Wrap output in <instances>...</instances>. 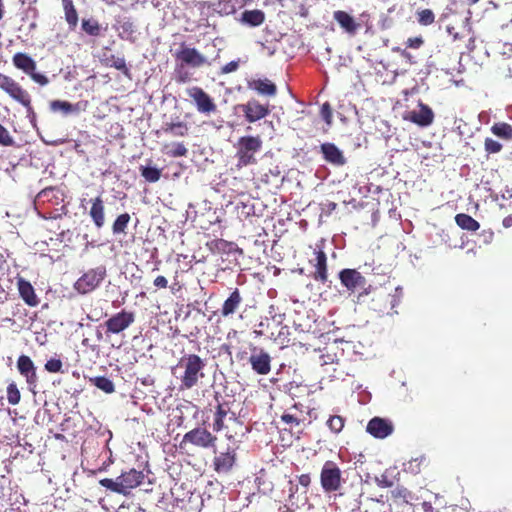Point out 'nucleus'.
<instances>
[{
    "mask_svg": "<svg viewBox=\"0 0 512 512\" xmlns=\"http://www.w3.org/2000/svg\"><path fill=\"white\" fill-rule=\"evenodd\" d=\"M4 16V10L2 8V0H0V20L3 18Z\"/></svg>",
    "mask_w": 512,
    "mask_h": 512,
    "instance_id": "nucleus-61",
    "label": "nucleus"
},
{
    "mask_svg": "<svg viewBox=\"0 0 512 512\" xmlns=\"http://www.w3.org/2000/svg\"><path fill=\"white\" fill-rule=\"evenodd\" d=\"M391 498L395 501L402 500L408 503L411 497V492L405 487H396L391 491Z\"/></svg>",
    "mask_w": 512,
    "mask_h": 512,
    "instance_id": "nucleus-44",
    "label": "nucleus"
},
{
    "mask_svg": "<svg viewBox=\"0 0 512 512\" xmlns=\"http://www.w3.org/2000/svg\"><path fill=\"white\" fill-rule=\"evenodd\" d=\"M320 113H321V117L323 118V120L328 125H330L332 123V109H331V106H330V104L328 102H325L321 106Z\"/></svg>",
    "mask_w": 512,
    "mask_h": 512,
    "instance_id": "nucleus-51",
    "label": "nucleus"
},
{
    "mask_svg": "<svg viewBox=\"0 0 512 512\" xmlns=\"http://www.w3.org/2000/svg\"><path fill=\"white\" fill-rule=\"evenodd\" d=\"M14 144L15 140L13 136L10 134L9 130L0 123V146L10 147Z\"/></svg>",
    "mask_w": 512,
    "mask_h": 512,
    "instance_id": "nucleus-47",
    "label": "nucleus"
},
{
    "mask_svg": "<svg viewBox=\"0 0 512 512\" xmlns=\"http://www.w3.org/2000/svg\"><path fill=\"white\" fill-rule=\"evenodd\" d=\"M207 248L215 253V252H225L229 246V243L226 240L223 239H214L206 244Z\"/></svg>",
    "mask_w": 512,
    "mask_h": 512,
    "instance_id": "nucleus-45",
    "label": "nucleus"
},
{
    "mask_svg": "<svg viewBox=\"0 0 512 512\" xmlns=\"http://www.w3.org/2000/svg\"><path fill=\"white\" fill-rule=\"evenodd\" d=\"M50 109L53 112H62L65 115L71 114L78 111L77 105H73L68 101L53 100L50 102Z\"/></svg>",
    "mask_w": 512,
    "mask_h": 512,
    "instance_id": "nucleus-34",
    "label": "nucleus"
},
{
    "mask_svg": "<svg viewBox=\"0 0 512 512\" xmlns=\"http://www.w3.org/2000/svg\"><path fill=\"white\" fill-rule=\"evenodd\" d=\"M177 368L183 370L180 379V390H190L197 386L200 379L204 377V360L197 354H187L181 357Z\"/></svg>",
    "mask_w": 512,
    "mask_h": 512,
    "instance_id": "nucleus-2",
    "label": "nucleus"
},
{
    "mask_svg": "<svg viewBox=\"0 0 512 512\" xmlns=\"http://www.w3.org/2000/svg\"><path fill=\"white\" fill-rule=\"evenodd\" d=\"M341 284L350 292L354 293L366 285V278L356 269H343L339 272Z\"/></svg>",
    "mask_w": 512,
    "mask_h": 512,
    "instance_id": "nucleus-15",
    "label": "nucleus"
},
{
    "mask_svg": "<svg viewBox=\"0 0 512 512\" xmlns=\"http://www.w3.org/2000/svg\"><path fill=\"white\" fill-rule=\"evenodd\" d=\"M247 122L254 123L265 118L270 113L269 104H261L256 99H250L240 106Z\"/></svg>",
    "mask_w": 512,
    "mask_h": 512,
    "instance_id": "nucleus-14",
    "label": "nucleus"
},
{
    "mask_svg": "<svg viewBox=\"0 0 512 512\" xmlns=\"http://www.w3.org/2000/svg\"><path fill=\"white\" fill-rule=\"evenodd\" d=\"M480 0H468V4L469 5H474L476 3H478Z\"/></svg>",
    "mask_w": 512,
    "mask_h": 512,
    "instance_id": "nucleus-63",
    "label": "nucleus"
},
{
    "mask_svg": "<svg viewBox=\"0 0 512 512\" xmlns=\"http://www.w3.org/2000/svg\"><path fill=\"white\" fill-rule=\"evenodd\" d=\"M320 150L326 162L334 166H343L346 164V158L343 152L334 143H323L320 146Z\"/></svg>",
    "mask_w": 512,
    "mask_h": 512,
    "instance_id": "nucleus-21",
    "label": "nucleus"
},
{
    "mask_svg": "<svg viewBox=\"0 0 512 512\" xmlns=\"http://www.w3.org/2000/svg\"><path fill=\"white\" fill-rule=\"evenodd\" d=\"M161 130L163 133L173 137H186L189 134V125L184 121L165 122Z\"/></svg>",
    "mask_w": 512,
    "mask_h": 512,
    "instance_id": "nucleus-29",
    "label": "nucleus"
},
{
    "mask_svg": "<svg viewBox=\"0 0 512 512\" xmlns=\"http://www.w3.org/2000/svg\"><path fill=\"white\" fill-rule=\"evenodd\" d=\"M130 219H131V217L128 213L125 212L123 214H120L113 222V225H112L113 234L117 235V234L125 233L126 228L130 222Z\"/></svg>",
    "mask_w": 512,
    "mask_h": 512,
    "instance_id": "nucleus-37",
    "label": "nucleus"
},
{
    "mask_svg": "<svg viewBox=\"0 0 512 512\" xmlns=\"http://www.w3.org/2000/svg\"><path fill=\"white\" fill-rule=\"evenodd\" d=\"M106 61H107L106 62L107 66L113 67V68L121 71L125 76H128V77L130 76V70L128 69V67L126 65V61H125L124 57L111 55L109 58H107Z\"/></svg>",
    "mask_w": 512,
    "mask_h": 512,
    "instance_id": "nucleus-36",
    "label": "nucleus"
},
{
    "mask_svg": "<svg viewBox=\"0 0 512 512\" xmlns=\"http://www.w3.org/2000/svg\"><path fill=\"white\" fill-rule=\"evenodd\" d=\"M162 151L172 158L186 157L188 154V149L183 142L166 143L163 145Z\"/></svg>",
    "mask_w": 512,
    "mask_h": 512,
    "instance_id": "nucleus-32",
    "label": "nucleus"
},
{
    "mask_svg": "<svg viewBox=\"0 0 512 512\" xmlns=\"http://www.w3.org/2000/svg\"><path fill=\"white\" fill-rule=\"evenodd\" d=\"M502 148V144L492 138L487 137L484 141V149L488 154L499 153Z\"/></svg>",
    "mask_w": 512,
    "mask_h": 512,
    "instance_id": "nucleus-49",
    "label": "nucleus"
},
{
    "mask_svg": "<svg viewBox=\"0 0 512 512\" xmlns=\"http://www.w3.org/2000/svg\"><path fill=\"white\" fill-rule=\"evenodd\" d=\"M398 289H395L397 292ZM379 305H374L373 309L379 313L391 314L394 308L400 303V297L396 293H386L380 291L376 294Z\"/></svg>",
    "mask_w": 512,
    "mask_h": 512,
    "instance_id": "nucleus-20",
    "label": "nucleus"
},
{
    "mask_svg": "<svg viewBox=\"0 0 512 512\" xmlns=\"http://www.w3.org/2000/svg\"><path fill=\"white\" fill-rule=\"evenodd\" d=\"M91 204L89 216L96 228L101 229L105 225V205L102 197L99 195L90 199Z\"/></svg>",
    "mask_w": 512,
    "mask_h": 512,
    "instance_id": "nucleus-22",
    "label": "nucleus"
},
{
    "mask_svg": "<svg viewBox=\"0 0 512 512\" xmlns=\"http://www.w3.org/2000/svg\"><path fill=\"white\" fill-rule=\"evenodd\" d=\"M419 110H412L408 112V114L404 117L405 120H408L420 127H428L434 121V112L427 105L422 102L418 104Z\"/></svg>",
    "mask_w": 512,
    "mask_h": 512,
    "instance_id": "nucleus-17",
    "label": "nucleus"
},
{
    "mask_svg": "<svg viewBox=\"0 0 512 512\" xmlns=\"http://www.w3.org/2000/svg\"><path fill=\"white\" fill-rule=\"evenodd\" d=\"M12 63L15 68L27 74L35 83L41 86H45L49 83V79L46 75L36 72V61L27 53H15L12 57Z\"/></svg>",
    "mask_w": 512,
    "mask_h": 512,
    "instance_id": "nucleus-6",
    "label": "nucleus"
},
{
    "mask_svg": "<svg viewBox=\"0 0 512 512\" xmlns=\"http://www.w3.org/2000/svg\"><path fill=\"white\" fill-rule=\"evenodd\" d=\"M247 0H218L216 10L221 15L234 14L246 5Z\"/></svg>",
    "mask_w": 512,
    "mask_h": 512,
    "instance_id": "nucleus-30",
    "label": "nucleus"
},
{
    "mask_svg": "<svg viewBox=\"0 0 512 512\" xmlns=\"http://www.w3.org/2000/svg\"><path fill=\"white\" fill-rule=\"evenodd\" d=\"M503 225H504L505 227H510V226H512V215H509V216H507V217H505V218H504V220H503Z\"/></svg>",
    "mask_w": 512,
    "mask_h": 512,
    "instance_id": "nucleus-59",
    "label": "nucleus"
},
{
    "mask_svg": "<svg viewBox=\"0 0 512 512\" xmlns=\"http://www.w3.org/2000/svg\"><path fill=\"white\" fill-rule=\"evenodd\" d=\"M327 426L333 433H340L345 424V419L342 416L339 415H333L330 416V418L327 420Z\"/></svg>",
    "mask_w": 512,
    "mask_h": 512,
    "instance_id": "nucleus-43",
    "label": "nucleus"
},
{
    "mask_svg": "<svg viewBox=\"0 0 512 512\" xmlns=\"http://www.w3.org/2000/svg\"><path fill=\"white\" fill-rule=\"evenodd\" d=\"M281 420L286 423L287 425L293 426H299L302 422H304V418L301 417L299 414H292V412H285L281 416Z\"/></svg>",
    "mask_w": 512,
    "mask_h": 512,
    "instance_id": "nucleus-46",
    "label": "nucleus"
},
{
    "mask_svg": "<svg viewBox=\"0 0 512 512\" xmlns=\"http://www.w3.org/2000/svg\"><path fill=\"white\" fill-rule=\"evenodd\" d=\"M249 363L252 370L259 375H268L271 371L272 357L261 347L251 345Z\"/></svg>",
    "mask_w": 512,
    "mask_h": 512,
    "instance_id": "nucleus-10",
    "label": "nucleus"
},
{
    "mask_svg": "<svg viewBox=\"0 0 512 512\" xmlns=\"http://www.w3.org/2000/svg\"><path fill=\"white\" fill-rule=\"evenodd\" d=\"M106 276L104 266L88 270L75 283V289L82 294L89 293L96 289Z\"/></svg>",
    "mask_w": 512,
    "mask_h": 512,
    "instance_id": "nucleus-8",
    "label": "nucleus"
},
{
    "mask_svg": "<svg viewBox=\"0 0 512 512\" xmlns=\"http://www.w3.org/2000/svg\"><path fill=\"white\" fill-rule=\"evenodd\" d=\"M263 141L259 135H246L240 137L235 143L236 149V170L240 171L244 167L256 165L258 162L257 154L262 150Z\"/></svg>",
    "mask_w": 512,
    "mask_h": 512,
    "instance_id": "nucleus-1",
    "label": "nucleus"
},
{
    "mask_svg": "<svg viewBox=\"0 0 512 512\" xmlns=\"http://www.w3.org/2000/svg\"><path fill=\"white\" fill-rule=\"evenodd\" d=\"M243 302V297L238 288H235L229 295V297L224 301L221 307V315L223 317H228L234 314L240 307Z\"/></svg>",
    "mask_w": 512,
    "mask_h": 512,
    "instance_id": "nucleus-26",
    "label": "nucleus"
},
{
    "mask_svg": "<svg viewBox=\"0 0 512 512\" xmlns=\"http://www.w3.org/2000/svg\"><path fill=\"white\" fill-rule=\"evenodd\" d=\"M217 437L206 428L196 427L184 434L180 446L189 443L202 449H214Z\"/></svg>",
    "mask_w": 512,
    "mask_h": 512,
    "instance_id": "nucleus-7",
    "label": "nucleus"
},
{
    "mask_svg": "<svg viewBox=\"0 0 512 512\" xmlns=\"http://www.w3.org/2000/svg\"><path fill=\"white\" fill-rule=\"evenodd\" d=\"M416 19L421 26H429L435 22V13L429 8L420 9L416 12Z\"/></svg>",
    "mask_w": 512,
    "mask_h": 512,
    "instance_id": "nucleus-38",
    "label": "nucleus"
},
{
    "mask_svg": "<svg viewBox=\"0 0 512 512\" xmlns=\"http://www.w3.org/2000/svg\"><path fill=\"white\" fill-rule=\"evenodd\" d=\"M239 64H240V60L230 61L221 68V73L229 74V73L235 72L239 68Z\"/></svg>",
    "mask_w": 512,
    "mask_h": 512,
    "instance_id": "nucleus-53",
    "label": "nucleus"
},
{
    "mask_svg": "<svg viewBox=\"0 0 512 512\" xmlns=\"http://www.w3.org/2000/svg\"><path fill=\"white\" fill-rule=\"evenodd\" d=\"M7 400L11 405H17L21 400V393L15 382H11L7 386Z\"/></svg>",
    "mask_w": 512,
    "mask_h": 512,
    "instance_id": "nucleus-42",
    "label": "nucleus"
},
{
    "mask_svg": "<svg viewBox=\"0 0 512 512\" xmlns=\"http://www.w3.org/2000/svg\"><path fill=\"white\" fill-rule=\"evenodd\" d=\"M44 368L49 373H60L63 372V363L59 358H51L47 360L44 365Z\"/></svg>",
    "mask_w": 512,
    "mask_h": 512,
    "instance_id": "nucleus-48",
    "label": "nucleus"
},
{
    "mask_svg": "<svg viewBox=\"0 0 512 512\" xmlns=\"http://www.w3.org/2000/svg\"><path fill=\"white\" fill-rule=\"evenodd\" d=\"M456 224L463 230L477 231L480 228V224L473 217L465 213H459L455 216Z\"/></svg>",
    "mask_w": 512,
    "mask_h": 512,
    "instance_id": "nucleus-33",
    "label": "nucleus"
},
{
    "mask_svg": "<svg viewBox=\"0 0 512 512\" xmlns=\"http://www.w3.org/2000/svg\"><path fill=\"white\" fill-rule=\"evenodd\" d=\"M145 475L142 471H138L134 468L127 472L122 473L115 480L111 478H103L99 481V484L117 494L127 496L131 490L140 486L143 483Z\"/></svg>",
    "mask_w": 512,
    "mask_h": 512,
    "instance_id": "nucleus-3",
    "label": "nucleus"
},
{
    "mask_svg": "<svg viewBox=\"0 0 512 512\" xmlns=\"http://www.w3.org/2000/svg\"><path fill=\"white\" fill-rule=\"evenodd\" d=\"M17 369L25 378L27 385L33 389L37 386V368L31 358L27 355H20L17 359Z\"/></svg>",
    "mask_w": 512,
    "mask_h": 512,
    "instance_id": "nucleus-16",
    "label": "nucleus"
},
{
    "mask_svg": "<svg viewBox=\"0 0 512 512\" xmlns=\"http://www.w3.org/2000/svg\"><path fill=\"white\" fill-rule=\"evenodd\" d=\"M279 512H294L288 505H283L279 508Z\"/></svg>",
    "mask_w": 512,
    "mask_h": 512,
    "instance_id": "nucleus-60",
    "label": "nucleus"
},
{
    "mask_svg": "<svg viewBox=\"0 0 512 512\" xmlns=\"http://www.w3.org/2000/svg\"><path fill=\"white\" fill-rule=\"evenodd\" d=\"M187 95L194 101L197 110L203 114L216 111L217 106L213 99L201 87L194 86L187 89Z\"/></svg>",
    "mask_w": 512,
    "mask_h": 512,
    "instance_id": "nucleus-12",
    "label": "nucleus"
},
{
    "mask_svg": "<svg viewBox=\"0 0 512 512\" xmlns=\"http://www.w3.org/2000/svg\"><path fill=\"white\" fill-rule=\"evenodd\" d=\"M17 288L22 300L30 307H36L40 300L35 293L32 284L24 278H18Z\"/></svg>",
    "mask_w": 512,
    "mask_h": 512,
    "instance_id": "nucleus-24",
    "label": "nucleus"
},
{
    "mask_svg": "<svg viewBox=\"0 0 512 512\" xmlns=\"http://www.w3.org/2000/svg\"><path fill=\"white\" fill-rule=\"evenodd\" d=\"M366 430L375 438L383 439L393 432V425L386 419L374 417L368 422Z\"/></svg>",
    "mask_w": 512,
    "mask_h": 512,
    "instance_id": "nucleus-19",
    "label": "nucleus"
},
{
    "mask_svg": "<svg viewBox=\"0 0 512 512\" xmlns=\"http://www.w3.org/2000/svg\"><path fill=\"white\" fill-rule=\"evenodd\" d=\"M174 56L176 60L181 62V65H188L193 68H199L207 64L206 57L203 54L196 48L188 47L184 43Z\"/></svg>",
    "mask_w": 512,
    "mask_h": 512,
    "instance_id": "nucleus-13",
    "label": "nucleus"
},
{
    "mask_svg": "<svg viewBox=\"0 0 512 512\" xmlns=\"http://www.w3.org/2000/svg\"><path fill=\"white\" fill-rule=\"evenodd\" d=\"M491 132L504 140H511L512 139V126L505 122H499L495 123L491 127Z\"/></svg>",
    "mask_w": 512,
    "mask_h": 512,
    "instance_id": "nucleus-35",
    "label": "nucleus"
},
{
    "mask_svg": "<svg viewBox=\"0 0 512 512\" xmlns=\"http://www.w3.org/2000/svg\"><path fill=\"white\" fill-rule=\"evenodd\" d=\"M333 19L337 22L342 31L349 36H355L361 29V24L344 10L334 11Z\"/></svg>",
    "mask_w": 512,
    "mask_h": 512,
    "instance_id": "nucleus-18",
    "label": "nucleus"
},
{
    "mask_svg": "<svg viewBox=\"0 0 512 512\" xmlns=\"http://www.w3.org/2000/svg\"><path fill=\"white\" fill-rule=\"evenodd\" d=\"M90 381L100 390L105 393H112L115 390L114 383L106 376H97L91 378Z\"/></svg>",
    "mask_w": 512,
    "mask_h": 512,
    "instance_id": "nucleus-39",
    "label": "nucleus"
},
{
    "mask_svg": "<svg viewBox=\"0 0 512 512\" xmlns=\"http://www.w3.org/2000/svg\"><path fill=\"white\" fill-rule=\"evenodd\" d=\"M447 32L454 41L461 40L463 38L458 32L455 31V27L453 26H447Z\"/></svg>",
    "mask_w": 512,
    "mask_h": 512,
    "instance_id": "nucleus-56",
    "label": "nucleus"
},
{
    "mask_svg": "<svg viewBox=\"0 0 512 512\" xmlns=\"http://www.w3.org/2000/svg\"><path fill=\"white\" fill-rule=\"evenodd\" d=\"M0 89L4 91L14 101L20 103L28 111L32 110L31 96L29 92L24 89L12 77L0 72Z\"/></svg>",
    "mask_w": 512,
    "mask_h": 512,
    "instance_id": "nucleus-4",
    "label": "nucleus"
},
{
    "mask_svg": "<svg viewBox=\"0 0 512 512\" xmlns=\"http://www.w3.org/2000/svg\"><path fill=\"white\" fill-rule=\"evenodd\" d=\"M266 19L265 13L260 9L244 10L239 19L240 23L249 27L261 26Z\"/></svg>",
    "mask_w": 512,
    "mask_h": 512,
    "instance_id": "nucleus-28",
    "label": "nucleus"
},
{
    "mask_svg": "<svg viewBox=\"0 0 512 512\" xmlns=\"http://www.w3.org/2000/svg\"><path fill=\"white\" fill-rule=\"evenodd\" d=\"M64 10L65 20L70 28L74 30L78 24V12L75 8L73 0H61Z\"/></svg>",
    "mask_w": 512,
    "mask_h": 512,
    "instance_id": "nucleus-31",
    "label": "nucleus"
},
{
    "mask_svg": "<svg viewBox=\"0 0 512 512\" xmlns=\"http://www.w3.org/2000/svg\"><path fill=\"white\" fill-rule=\"evenodd\" d=\"M214 457L212 461L213 469L218 474L229 473L236 463V450L228 446L225 451L217 452L214 449Z\"/></svg>",
    "mask_w": 512,
    "mask_h": 512,
    "instance_id": "nucleus-11",
    "label": "nucleus"
},
{
    "mask_svg": "<svg viewBox=\"0 0 512 512\" xmlns=\"http://www.w3.org/2000/svg\"><path fill=\"white\" fill-rule=\"evenodd\" d=\"M134 321L135 313L123 309L120 312L112 315L104 322V326L106 328L105 334L106 336H110L111 334H120L128 327H130Z\"/></svg>",
    "mask_w": 512,
    "mask_h": 512,
    "instance_id": "nucleus-9",
    "label": "nucleus"
},
{
    "mask_svg": "<svg viewBox=\"0 0 512 512\" xmlns=\"http://www.w3.org/2000/svg\"><path fill=\"white\" fill-rule=\"evenodd\" d=\"M175 80L177 83H187L191 80L189 72L184 69V65H177L175 69Z\"/></svg>",
    "mask_w": 512,
    "mask_h": 512,
    "instance_id": "nucleus-50",
    "label": "nucleus"
},
{
    "mask_svg": "<svg viewBox=\"0 0 512 512\" xmlns=\"http://www.w3.org/2000/svg\"><path fill=\"white\" fill-rule=\"evenodd\" d=\"M248 87L263 96H275L277 93L276 85L269 79H254L248 82Z\"/></svg>",
    "mask_w": 512,
    "mask_h": 512,
    "instance_id": "nucleus-27",
    "label": "nucleus"
},
{
    "mask_svg": "<svg viewBox=\"0 0 512 512\" xmlns=\"http://www.w3.org/2000/svg\"><path fill=\"white\" fill-rule=\"evenodd\" d=\"M301 404H294L288 411L292 412V414H299L302 417V411L300 410Z\"/></svg>",
    "mask_w": 512,
    "mask_h": 512,
    "instance_id": "nucleus-57",
    "label": "nucleus"
},
{
    "mask_svg": "<svg viewBox=\"0 0 512 512\" xmlns=\"http://www.w3.org/2000/svg\"><path fill=\"white\" fill-rule=\"evenodd\" d=\"M177 277H178V271H176L175 273V276H174V282L173 284L170 286L171 290L172 291H175V290H179L180 289V284L179 282L177 281Z\"/></svg>",
    "mask_w": 512,
    "mask_h": 512,
    "instance_id": "nucleus-58",
    "label": "nucleus"
},
{
    "mask_svg": "<svg viewBox=\"0 0 512 512\" xmlns=\"http://www.w3.org/2000/svg\"><path fill=\"white\" fill-rule=\"evenodd\" d=\"M82 344H83L84 346H87V345H88V339H84V340L82 341Z\"/></svg>",
    "mask_w": 512,
    "mask_h": 512,
    "instance_id": "nucleus-64",
    "label": "nucleus"
},
{
    "mask_svg": "<svg viewBox=\"0 0 512 512\" xmlns=\"http://www.w3.org/2000/svg\"><path fill=\"white\" fill-rule=\"evenodd\" d=\"M82 30L90 36H99L101 32V27L97 20L83 19Z\"/></svg>",
    "mask_w": 512,
    "mask_h": 512,
    "instance_id": "nucleus-41",
    "label": "nucleus"
},
{
    "mask_svg": "<svg viewBox=\"0 0 512 512\" xmlns=\"http://www.w3.org/2000/svg\"><path fill=\"white\" fill-rule=\"evenodd\" d=\"M153 284L157 289H166L168 287V280L165 276L159 275L154 279Z\"/></svg>",
    "mask_w": 512,
    "mask_h": 512,
    "instance_id": "nucleus-54",
    "label": "nucleus"
},
{
    "mask_svg": "<svg viewBox=\"0 0 512 512\" xmlns=\"http://www.w3.org/2000/svg\"><path fill=\"white\" fill-rule=\"evenodd\" d=\"M342 471L334 461H326L320 472V484L324 492L332 493L341 488Z\"/></svg>",
    "mask_w": 512,
    "mask_h": 512,
    "instance_id": "nucleus-5",
    "label": "nucleus"
},
{
    "mask_svg": "<svg viewBox=\"0 0 512 512\" xmlns=\"http://www.w3.org/2000/svg\"><path fill=\"white\" fill-rule=\"evenodd\" d=\"M316 258L313 265L315 271L312 274L314 280L325 283L328 280L327 256L325 252L319 248L314 251Z\"/></svg>",
    "mask_w": 512,
    "mask_h": 512,
    "instance_id": "nucleus-25",
    "label": "nucleus"
},
{
    "mask_svg": "<svg viewBox=\"0 0 512 512\" xmlns=\"http://www.w3.org/2000/svg\"><path fill=\"white\" fill-rule=\"evenodd\" d=\"M336 206H337V205H336V203H334V202L329 203V208H330L331 210H334V209L336 208Z\"/></svg>",
    "mask_w": 512,
    "mask_h": 512,
    "instance_id": "nucleus-62",
    "label": "nucleus"
},
{
    "mask_svg": "<svg viewBox=\"0 0 512 512\" xmlns=\"http://www.w3.org/2000/svg\"><path fill=\"white\" fill-rule=\"evenodd\" d=\"M215 399L217 401V405L215 407L214 417H213V424H212V430L213 432H220L222 431L226 426L224 423V419L227 417L229 413H231V406L228 401H222L220 402L218 400V396H215Z\"/></svg>",
    "mask_w": 512,
    "mask_h": 512,
    "instance_id": "nucleus-23",
    "label": "nucleus"
},
{
    "mask_svg": "<svg viewBox=\"0 0 512 512\" xmlns=\"http://www.w3.org/2000/svg\"><path fill=\"white\" fill-rule=\"evenodd\" d=\"M424 44V40L421 36L410 37L406 41V47L412 49H418Z\"/></svg>",
    "mask_w": 512,
    "mask_h": 512,
    "instance_id": "nucleus-52",
    "label": "nucleus"
},
{
    "mask_svg": "<svg viewBox=\"0 0 512 512\" xmlns=\"http://www.w3.org/2000/svg\"><path fill=\"white\" fill-rule=\"evenodd\" d=\"M141 176L149 183L157 182L161 177V170L156 167L141 166Z\"/></svg>",
    "mask_w": 512,
    "mask_h": 512,
    "instance_id": "nucleus-40",
    "label": "nucleus"
},
{
    "mask_svg": "<svg viewBox=\"0 0 512 512\" xmlns=\"http://www.w3.org/2000/svg\"><path fill=\"white\" fill-rule=\"evenodd\" d=\"M298 482L301 486L308 488L311 483V478L309 474H301L298 476Z\"/></svg>",
    "mask_w": 512,
    "mask_h": 512,
    "instance_id": "nucleus-55",
    "label": "nucleus"
}]
</instances>
